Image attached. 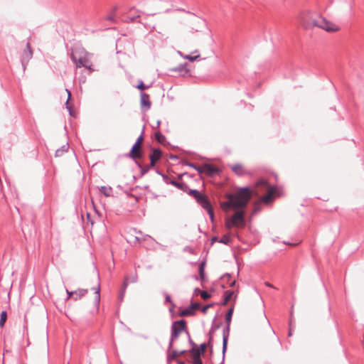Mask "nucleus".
<instances>
[{
    "label": "nucleus",
    "mask_w": 364,
    "mask_h": 364,
    "mask_svg": "<svg viewBox=\"0 0 364 364\" xmlns=\"http://www.w3.org/2000/svg\"><path fill=\"white\" fill-rule=\"evenodd\" d=\"M251 198V190L249 188H242L235 193L228 195V200L221 204V207L225 211L230 208L238 210L231 218L235 228L245 227V212L242 209L247 206Z\"/></svg>",
    "instance_id": "nucleus-1"
},
{
    "label": "nucleus",
    "mask_w": 364,
    "mask_h": 364,
    "mask_svg": "<svg viewBox=\"0 0 364 364\" xmlns=\"http://www.w3.org/2000/svg\"><path fill=\"white\" fill-rule=\"evenodd\" d=\"M318 15L314 14L310 11H304L301 12L297 18L299 23L306 29H312L317 27L318 23Z\"/></svg>",
    "instance_id": "nucleus-2"
},
{
    "label": "nucleus",
    "mask_w": 364,
    "mask_h": 364,
    "mask_svg": "<svg viewBox=\"0 0 364 364\" xmlns=\"http://www.w3.org/2000/svg\"><path fill=\"white\" fill-rule=\"evenodd\" d=\"M188 194L190 196H193L197 200V202L204 209H205L208 211V213L210 217V219L212 220H213V218H214L213 210L207 199V197L196 190H190L188 192Z\"/></svg>",
    "instance_id": "nucleus-3"
},
{
    "label": "nucleus",
    "mask_w": 364,
    "mask_h": 364,
    "mask_svg": "<svg viewBox=\"0 0 364 364\" xmlns=\"http://www.w3.org/2000/svg\"><path fill=\"white\" fill-rule=\"evenodd\" d=\"M318 20L319 21L317 23V27L319 28L330 33L337 32L340 30L338 25L327 20L326 18L321 16H318Z\"/></svg>",
    "instance_id": "nucleus-4"
},
{
    "label": "nucleus",
    "mask_w": 364,
    "mask_h": 364,
    "mask_svg": "<svg viewBox=\"0 0 364 364\" xmlns=\"http://www.w3.org/2000/svg\"><path fill=\"white\" fill-rule=\"evenodd\" d=\"M186 322L184 320L178 321L173 323L170 347H171L173 340L177 338L178 336L186 330Z\"/></svg>",
    "instance_id": "nucleus-5"
},
{
    "label": "nucleus",
    "mask_w": 364,
    "mask_h": 364,
    "mask_svg": "<svg viewBox=\"0 0 364 364\" xmlns=\"http://www.w3.org/2000/svg\"><path fill=\"white\" fill-rule=\"evenodd\" d=\"M33 56V50L31 47V45L29 43H26V49L23 50L22 54V65L23 66V68L26 69V67L28 63V61L31 59Z\"/></svg>",
    "instance_id": "nucleus-6"
},
{
    "label": "nucleus",
    "mask_w": 364,
    "mask_h": 364,
    "mask_svg": "<svg viewBox=\"0 0 364 364\" xmlns=\"http://www.w3.org/2000/svg\"><path fill=\"white\" fill-rule=\"evenodd\" d=\"M232 171L238 176H245L250 174V171L242 164H233L230 165Z\"/></svg>",
    "instance_id": "nucleus-7"
},
{
    "label": "nucleus",
    "mask_w": 364,
    "mask_h": 364,
    "mask_svg": "<svg viewBox=\"0 0 364 364\" xmlns=\"http://www.w3.org/2000/svg\"><path fill=\"white\" fill-rule=\"evenodd\" d=\"M196 169L200 173H205L208 176H212L218 172V169L215 166L208 164H205L202 166L197 168Z\"/></svg>",
    "instance_id": "nucleus-8"
},
{
    "label": "nucleus",
    "mask_w": 364,
    "mask_h": 364,
    "mask_svg": "<svg viewBox=\"0 0 364 364\" xmlns=\"http://www.w3.org/2000/svg\"><path fill=\"white\" fill-rule=\"evenodd\" d=\"M140 104L141 107L145 110H148L151 107V103L149 100V95L148 94H141Z\"/></svg>",
    "instance_id": "nucleus-9"
},
{
    "label": "nucleus",
    "mask_w": 364,
    "mask_h": 364,
    "mask_svg": "<svg viewBox=\"0 0 364 364\" xmlns=\"http://www.w3.org/2000/svg\"><path fill=\"white\" fill-rule=\"evenodd\" d=\"M141 155V146L134 144L129 153V156L136 160L140 159Z\"/></svg>",
    "instance_id": "nucleus-10"
},
{
    "label": "nucleus",
    "mask_w": 364,
    "mask_h": 364,
    "mask_svg": "<svg viewBox=\"0 0 364 364\" xmlns=\"http://www.w3.org/2000/svg\"><path fill=\"white\" fill-rule=\"evenodd\" d=\"M161 151L159 149H154L150 155L151 166H154L156 162L161 158Z\"/></svg>",
    "instance_id": "nucleus-11"
},
{
    "label": "nucleus",
    "mask_w": 364,
    "mask_h": 364,
    "mask_svg": "<svg viewBox=\"0 0 364 364\" xmlns=\"http://www.w3.org/2000/svg\"><path fill=\"white\" fill-rule=\"evenodd\" d=\"M191 355L193 364H202V360L200 359L201 354L199 353L198 350L193 348L191 351Z\"/></svg>",
    "instance_id": "nucleus-12"
},
{
    "label": "nucleus",
    "mask_w": 364,
    "mask_h": 364,
    "mask_svg": "<svg viewBox=\"0 0 364 364\" xmlns=\"http://www.w3.org/2000/svg\"><path fill=\"white\" fill-rule=\"evenodd\" d=\"M72 58L73 61L75 63L76 66L77 68H80L81 66L87 67V63H88V60L87 58H80L79 59L76 58V56L75 55H72Z\"/></svg>",
    "instance_id": "nucleus-13"
},
{
    "label": "nucleus",
    "mask_w": 364,
    "mask_h": 364,
    "mask_svg": "<svg viewBox=\"0 0 364 364\" xmlns=\"http://www.w3.org/2000/svg\"><path fill=\"white\" fill-rule=\"evenodd\" d=\"M274 194V189L269 188L268 191V193L262 198V200L264 203L269 202L272 199Z\"/></svg>",
    "instance_id": "nucleus-14"
},
{
    "label": "nucleus",
    "mask_w": 364,
    "mask_h": 364,
    "mask_svg": "<svg viewBox=\"0 0 364 364\" xmlns=\"http://www.w3.org/2000/svg\"><path fill=\"white\" fill-rule=\"evenodd\" d=\"M101 193H102L106 197H109L112 194V189L109 186H102L100 188Z\"/></svg>",
    "instance_id": "nucleus-15"
},
{
    "label": "nucleus",
    "mask_w": 364,
    "mask_h": 364,
    "mask_svg": "<svg viewBox=\"0 0 364 364\" xmlns=\"http://www.w3.org/2000/svg\"><path fill=\"white\" fill-rule=\"evenodd\" d=\"M194 314V312L192 311L191 308L189 306L188 309L181 310L179 312L180 316H189Z\"/></svg>",
    "instance_id": "nucleus-16"
},
{
    "label": "nucleus",
    "mask_w": 364,
    "mask_h": 364,
    "mask_svg": "<svg viewBox=\"0 0 364 364\" xmlns=\"http://www.w3.org/2000/svg\"><path fill=\"white\" fill-rule=\"evenodd\" d=\"M7 319V314L6 311H2L1 313V317H0V327L3 328L4 326V324Z\"/></svg>",
    "instance_id": "nucleus-17"
},
{
    "label": "nucleus",
    "mask_w": 364,
    "mask_h": 364,
    "mask_svg": "<svg viewBox=\"0 0 364 364\" xmlns=\"http://www.w3.org/2000/svg\"><path fill=\"white\" fill-rule=\"evenodd\" d=\"M234 292L232 291H226L225 292V299L223 304H227L228 301L231 299Z\"/></svg>",
    "instance_id": "nucleus-18"
},
{
    "label": "nucleus",
    "mask_w": 364,
    "mask_h": 364,
    "mask_svg": "<svg viewBox=\"0 0 364 364\" xmlns=\"http://www.w3.org/2000/svg\"><path fill=\"white\" fill-rule=\"evenodd\" d=\"M230 234L225 235L220 240H219L220 242L228 245L229 242H230Z\"/></svg>",
    "instance_id": "nucleus-19"
},
{
    "label": "nucleus",
    "mask_w": 364,
    "mask_h": 364,
    "mask_svg": "<svg viewBox=\"0 0 364 364\" xmlns=\"http://www.w3.org/2000/svg\"><path fill=\"white\" fill-rule=\"evenodd\" d=\"M225 228L228 229V230H230L232 227H235L234 225V223H233V221L232 220V218H227L225 220Z\"/></svg>",
    "instance_id": "nucleus-20"
},
{
    "label": "nucleus",
    "mask_w": 364,
    "mask_h": 364,
    "mask_svg": "<svg viewBox=\"0 0 364 364\" xmlns=\"http://www.w3.org/2000/svg\"><path fill=\"white\" fill-rule=\"evenodd\" d=\"M233 309H230L226 314V321L229 325L231 321V318L232 316Z\"/></svg>",
    "instance_id": "nucleus-21"
},
{
    "label": "nucleus",
    "mask_w": 364,
    "mask_h": 364,
    "mask_svg": "<svg viewBox=\"0 0 364 364\" xmlns=\"http://www.w3.org/2000/svg\"><path fill=\"white\" fill-rule=\"evenodd\" d=\"M204 266H205V262H202L199 267L200 277L202 280L204 279Z\"/></svg>",
    "instance_id": "nucleus-22"
},
{
    "label": "nucleus",
    "mask_w": 364,
    "mask_h": 364,
    "mask_svg": "<svg viewBox=\"0 0 364 364\" xmlns=\"http://www.w3.org/2000/svg\"><path fill=\"white\" fill-rule=\"evenodd\" d=\"M200 294L202 299H203L204 300H206L210 297V295L207 291H200Z\"/></svg>",
    "instance_id": "nucleus-23"
},
{
    "label": "nucleus",
    "mask_w": 364,
    "mask_h": 364,
    "mask_svg": "<svg viewBox=\"0 0 364 364\" xmlns=\"http://www.w3.org/2000/svg\"><path fill=\"white\" fill-rule=\"evenodd\" d=\"M207 346L205 343H203L200 345L199 348H196V350H198L199 353L202 355L205 353L206 350Z\"/></svg>",
    "instance_id": "nucleus-24"
},
{
    "label": "nucleus",
    "mask_w": 364,
    "mask_h": 364,
    "mask_svg": "<svg viewBox=\"0 0 364 364\" xmlns=\"http://www.w3.org/2000/svg\"><path fill=\"white\" fill-rule=\"evenodd\" d=\"M185 351L178 352L176 350H173L171 355V358L173 359L176 358L178 356H179L181 354H183Z\"/></svg>",
    "instance_id": "nucleus-25"
},
{
    "label": "nucleus",
    "mask_w": 364,
    "mask_h": 364,
    "mask_svg": "<svg viewBox=\"0 0 364 364\" xmlns=\"http://www.w3.org/2000/svg\"><path fill=\"white\" fill-rule=\"evenodd\" d=\"M67 293L69 295V298H70L71 296H74L75 294H77L78 293H82V289H79V290H77V291H69L67 290Z\"/></svg>",
    "instance_id": "nucleus-26"
},
{
    "label": "nucleus",
    "mask_w": 364,
    "mask_h": 364,
    "mask_svg": "<svg viewBox=\"0 0 364 364\" xmlns=\"http://www.w3.org/2000/svg\"><path fill=\"white\" fill-rule=\"evenodd\" d=\"M200 57L199 55L196 56L186 55L184 58L189 60L190 61H194Z\"/></svg>",
    "instance_id": "nucleus-27"
},
{
    "label": "nucleus",
    "mask_w": 364,
    "mask_h": 364,
    "mask_svg": "<svg viewBox=\"0 0 364 364\" xmlns=\"http://www.w3.org/2000/svg\"><path fill=\"white\" fill-rule=\"evenodd\" d=\"M200 304L198 303L192 304L190 307L191 308L192 311L194 312L196 309H200Z\"/></svg>",
    "instance_id": "nucleus-28"
},
{
    "label": "nucleus",
    "mask_w": 364,
    "mask_h": 364,
    "mask_svg": "<svg viewBox=\"0 0 364 364\" xmlns=\"http://www.w3.org/2000/svg\"><path fill=\"white\" fill-rule=\"evenodd\" d=\"M148 87H149L146 86L142 81H141L140 83L137 86V88L141 90H145V89H146Z\"/></svg>",
    "instance_id": "nucleus-29"
},
{
    "label": "nucleus",
    "mask_w": 364,
    "mask_h": 364,
    "mask_svg": "<svg viewBox=\"0 0 364 364\" xmlns=\"http://www.w3.org/2000/svg\"><path fill=\"white\" fill-rule=\"evenodd\" d=\"M85 292H86V291L82 289V293H78V294H75V295H74V299H75V300H77V299L81 298L82 296H84V295H85Z\"/></svg>",
    "instance_id": "nucleus-30"
},
{
    "label": "nucleus",
    "mask_w": 364,
    "mask_h": 364,
    "mask_svg": "<svg viewBox=\"0 0 364 364\" xmlns=\"http://www.w3.org/2000/svg\"><path fill=\"white\" fill-rule=\"evenodd\" d=\"M142 142H143V136H140L137 139V140H136V141L135 144H136V145H139V146H141Z\"/></svg>",
    "instance_id": "nucleus-31"
},
{
    "label": "nucleus",
    "mask_w": 364,
    "mask_h": 364,
    "mask_svg": "<svg viewBox=\"0 0 364 364\" xmlns=\"http://www.w3.org/2000/svg\"><path fill=\"white\" fill-rule=\"evenodd\" d=\"M95 289H96L95 299H96V301H99L100 300V288H99V287L97 288H96Z\"/></svg>",
    "instance_id": "nucleus-32"
},
{
    "label": "nucleus",
    "mask_w": 364,
    "mask_h": 364,
    "mask_svg": "<svg viewBox=\"0 0 364 364\" xmlns=\"http://www.w3.org/2000/svg\"><path fill=\"white\" fill-rule=\"evenodd\" d=\"M66 92H67L68 95V100L66 102V106H67V107L68 109H70V107H69V100H70V97H71V93H70V92L68 90H66Z\"/></svg>",
    "instance_id": "nucleus-33"
},
{
    "label": "nucleus",
    "mask_w": 364,
    "mask_h": 364,
    "mask_svg": "<svg viewBox=\"0 0 364 364\" xmlns=\"http://www.w3.org/2000/svg\"><path fill=\"white\" fill-rule=\"evenodd\" d=\"M156 138L159 141H161V138H164V136L161 135V133L157 132L156 133Z\"/></svg>",
    "instance_id": "nucleus-34"
},
{
    "label": "nucleus",
    "mask_w": 364,
    "mask_h": 364,
    "mask_svg": "<svg viewBox=\"0 0 364 364\" xmlns=\"http://www.w3.org/2000/svg\"><path fill=\"white\" fill-rule=\"evenodd\" d=\"M227 343H228V338L224 337V338H223V349L224 350L226 348Z\"/></svg>",
    "instance_id": "nucleus-35"
},
{
    "label": "nucleus",
    "mask_w": 364,
    "mask_h": 364,
    "mask_svg": "<svg viewBox=\"0 0 364 364\" xmlns=\"http://www.w3.org/2000/svg\"><path fill=\"white\" fill-rule=\"evenodd\" d=\"M63 153V150H57L55 152V156H61Z\"/></svg>",
    "instance_id": "nucleus-36"
},
{
    "label": "nucleus",
    "mask_w": 364,
    "mask_h": 364,
    "mask_svg": "<svg viewBox=\"0 0 364 364\" xmlns=\"http://www.w3.org/2000/svg\"><path fill=\"white\" fill-rule=\"evenodd\" d=\"M209 307H210V305H208V306H205L203 307V309H202V311H203V313H205V312H206V311L208 309V308H209Z\"/></svg>",
    "instance_id": "nucleus-37"
},
{
    "label": "nucleus",
    "mask_w": 364,
    "mask_h": 364,
    "mask_svg": "<svg viewBox=\"0 0 364 364\" xmlns=\"http://www.w3.org/2000/svg\"><path fill=\"white\" fill-rule=\"evenodd\" d=\"M292 336V331H291V323H289V333H288V336Z\"/></svg>",
    "instance_id": "nucleus-38"
},
{
    "label": "nucleus",
    "mask_w": 364,
    "mask_h": 364,
    "mask_svg": "<svg viewBox=\"0 0 364 364\" xmlns=\"http://www.w3.org/2000/svg\"><path fill=\"white\" fill-rule=\"evenodd\" d=\"M127 284H128L127 281V280H125V281H124V284H123V291H124V290H125V289H126V288H127Z\"/></svg>",
    "instance_id": "nucleus-39"
},
{
    "label": "nucleus",
    "mask_w": 364,
    "mask_h": 364,
    "mask_svg": "<svg viewBox=\"0 0 364 364\" xmlns=\"http://www.w3.org/2000/svg\"><path fill=\"white\" fill-rule=\"evenodd\" d=\"M218 241V237H213L212 239H211V242L212 243Z\"/></svg>",
    "instance_id": "nucleus-40"
},
{
    "label": "nucleus",
    "mask_w": 364,
    "mask_h": 364,
    "mask_svg": "<svg viewBox=\"0 0 364 364\" xmlns=\"http://www.w3.org/2000/svg\"><path fill=\"white\" fill-rule=\"evenodd\" d=\"M86 68H88L90 70H92V69L91 68V66L88 65L87 64V67Z\"/></svg>",
    "instance_id": "nucleus-41"
},
{
    "label": "nucleus",
    "mask_w": 364,
    "mask_h": 364,
    "mask_svg": "<svg viewBox=\"0 0 364 364\" xmlns=\"http://www.w3.org/2000/svg\"><path fill=\"white\" fill-rule=\"evenodd\" d=\"M266 285L269 287H273L272 285L270 284L269 283H266Z\"/></svg>",
    "instance_id": "nucleus-42"
},
{
    "label": "nucleus",
    "mask_w": 364,
    "mask_h": 364,
    "mask_svg": "<svg viewBox=\"0 0 364 364\" xmlns=\"http://www.w3.org/2000/svg\"><path fill=\"white\" fill-rule=\"evenodd\" d=\"M235 281H233L231 284H230V286L232 287L233 285H235Z\"/></svg>",
    "instance_id": "nucleus-43"
}]
</instances>
